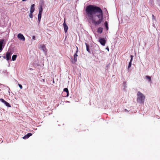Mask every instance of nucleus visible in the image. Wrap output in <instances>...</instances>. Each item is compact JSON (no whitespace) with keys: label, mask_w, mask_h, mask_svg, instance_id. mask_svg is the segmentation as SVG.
<instances>
[{"label":"nucleus","mask_w":160,"mask_h":160,"mask_svg":"<svg viewBox=\"0 0 160 160\" xmlns=\"http://www.w3.org/2000/svg\"><path fill=\"white\" fill-rule=\"evenodd\" d=\"M85 15L88 22L95 26L99 25L103 21L102 11L100 8L96 6H87L85 9Z\"/></svg>","instance_id":"obj_1"},{"label":"nucleus","mask_w":160,"mask_h":160,"mask_svg":"<svg viewBox=\"0 0 160 160\" xmlns=\"http://www.w3.org/2000/svg\"><path fill=\"white\" fill-rule=\"evenodd\" d=\"M145 98V96L140 92L137 93V102L140 103H143Z\"/></svg>","instance_id":"obj_2"},{"label":"nucleus","mask_w":160,"mask_h":160,"mask_svg":"<svg viewBox=\"0 0 160 160\" xmlns=\"http://www.w3.org/2000/svg\"><path fill=\"white\" fill-rule=\"evenodd\" d=\"M77 50L76 52V53H75L74 55V59L72 61V62L73 63H75L77 61V57H78V55L77 54V53L78 52V48L77 47Z\"/></svg>","instance_id":"obj_3"},{"label":"nucleus","mask_w":160,"mask_h":160,"mask_svg":"<svg viewBox=\"0 0 160 160\" xmlns=\"http://www.w3.org/2000/svg\"><path fill=\"white\" fill-rule=\"evenodd\" d=\"M11 57V53L10 52H8L6 53V57L4 56L3 58L5 59L6 58L7 61L9 60L10 58Z\"/></svg>","instance_id":"obj_4"},{"label":"nucleus","mask_w":160,"mask_h":160,"mask_svg":"<svg viewBox=\"0 0 160 160\" xmlns=\"http://www.w3.org/2000/svg\"><path fill=\"white\" fill-rule=\"evenodd\" d=\"M0 101H1L2 103H4L6 106L8 107H11V106L10 105L9 103L4 100L3 99L0 98Z\"/></svg>","instance_id":"obj_5"},{"label":"nucleus","mask_w":160,"mask_h":160,"mask_svg":"<svg viewBox=\"0 0 160 160\" xmlns=\"http://www.w3.org/2000/svg\"><path fill=\"white\" fill-rule=\"evenodd\" d=\"M99 42L103 46H104L106 42L105 40L103 38H100L99 39Z\"/></svg>","instance_id":"obj_6"},{"label":"nucleus","mask_w":160,"mask_h":160,"mask_svg":"<svg viewBox=\"0 0 160 160\" xmlns=\"http://www.w3.org/2000/svg\"><path fill=\"white\" fill-rule=\"evenodd\" d=\"M18 38L20 40H22L23 41L25 40V37L21 33H19L18 34Z\"/></svg>","instance_id":"obj_7"},{"label":"nucleus","mask_w":160,"mask_h":160,"mask_svg":"<svg viewBox=\"0 0 160 160\" xmlns=\"http://www.w3.org/2000/svg\"><path fill=\"white\" fill-rule=\"evenodd\" d=\"M64 21L63 25L64 28V32L65 33H66L67 32V31L68 29V27L65 23V19H64Z\"/></svg>","instance_id":"obj_8"},{"label":"nucleus","mask_w":160,"mask_h":160,"mask_svg":"<svg viewBox=\"0 0 160 160\" xmlns=\"http://www.w3.org/2000/svg\"><path fill=\"white\" fill-rule=\"evenodd\" d=\"M41 48L45 53L47 52L48 50L44 45L43 44L41 46Z\"/></svg>","instance_id":"obj_9"},{"label":"nucleus","mask_w":160,"mask_h":160,"mask_svg":"<svg viewBox=\"0 0 160 160\" xmlns=\"http://www.w3.org/2000/svg\"><path fill=\"white\" fill-rule=\"evenodd\" d=\"M32 134L31 133H28L26 135L24 136L23 138L24 139H26L27 138H29L30 136H32Z\"/></svg>","instance_id":"obj_10"},{"label":"nucleus","mask_w":160,"mask_h":160,"mask_svg":"<svg viewBox=\"0 0 160 160\" xmlns=\"http://www.w3.org/2000/svg\"><path fill=\"white\" fill-rule=\"evenodd\" d=\"M130 58H131V59H130V61L129 63V65H128V68H130L131 66L132 62V61L133 56L132 55H131L130 56Z\"/></svg>","instance_id":"obj_11"},{"label":"nucleus","mask_w":160,"mask_h":160,"mask_svg":"<svg viewBox=\"0 0 160 160\" xmlns=\"http://www.w3.org/2000/svg\"><path fill=\"white\" fill-rule=\"evenodd\" d=\"M34 6V4H32V5L30 8V12H34L35 10Z\"/></svg>","instance_id":"obj_12"},{"label":"nucleus","mask_w":160,"mask_h":160,"mask_svg":"<svg viewBox=\"0 0 160 160\" xmlns=\"http://www.w3.org/2000/svg\"><path fill=\"white\" fill-rule=\"evenodd\" d=\"M63 91L66 92L67 93V95L65 97H68L69 94V92L68 88H64L63 89Z\"/></svg>","instance_id":"obj_13"},{"label":"nucleus","mask_w":160,"mask_h":160,"mask_svg":"<svg viewBox=\"0 0 160 160\" xmlns=\"http://www.w3.org/2000/svg\"><path fill=\"white\" fill-rule=\"evenodd\" d=\"M102 31H103V28L101 27L99 28H98V30H97V32L100 33H102Z\"/></svg>","instance_id":"obj_14"},{"label":"nucleus","mask_w":160,"mask_h":160,"mask_svg":"<svg viewBox=\"0 0 160 160\" xmlns=\"http://www.w3.org/2000/svg\"><path fill=\"white\" fill-rule=\"evenodd\" d=\"M85 45H86V49L87 51L88 52H90V50L89 49V46L88 44L87 43H85Z\"/></svg>","instance_id":"obj_15"},{"label":"nucleus","mask_w":160,"mask_h":160,"mask_svg":"<svg viewBox=\"0 0 160 160\" xmlns=\"http://www.w3.org/2000/svg\"><path fill=\"white\" fill-rule=\"evenodd\" d=\"M42 13H39L38 15V19L39 21V22H40V21L41 19L42 16Z\"/></svg>","instance_id":"obj_16"},{"label":"nucleus","mask_w":160,"mask_h":160,"mask_svg":"<svg viewBox=\"0 0 160 160\" xmlns=\"http://www.w3.org/2000/svg\"><path fill=\"white\" fill-rule=\"evenodd\" d=\"M42 10L43 9L42 6L41 5H40L39 8V13H42Z\"/></svg>","instance_id":"obj_17"},{"label":"nucleus","mask_w":160,"mask_h":160,"mask_svg":"<svg viewBox=\"0 0 160 160\" xmlns=\"http://www.w3.org/2000/svg\"><path fill=\"white\" fill-rule=\"evenodd\" d=\"M145 78H146V79H148V81L149 82H151V78L150 76L147 75L145 76Z\"/></svg>","instance_id":"obj_18"},{"label":"nucleus","mask_w":160,"mask_h":160,"mask_svg":"<svg viewBox=\"0 0 160 160\" xmlns=\"http://www.w3.org/2000/svg\"><path fill=\"white\" fill-rule=\"evenodd\" d=\"M104 24L105 27L106 28L107 30H108V22L107 21H105L104 23Z\"/></svg>","instance_id":"obj_19"},{"label":"nucleus","mask_w":160,"mask_h":160,"mask_svg":"<svg viewBox=\"0 0 160 160\" xmlns=\"http://www.w3.org/2000/svg\"><path fill=\"white\" fill-rule=\"evenodd\" d=\"M17 57V55H14L12 56V61H14L16 60Z\"/></svg>","instance_id":"obj_20"},{"label":"nucleus","mask_w":160,"mask_h":160,"mask_svg":"<svg viewBox=\"0 0 160 160\" xmlns=\"http://www.w3.org/2000/svg\"><path fill=\"white\" fill-rule=\"evenodd\" d=\"M4 40L3 39H2L0 40V47H2V44L3 43V42H4Z\"/></svg>","instance_id":"obj_21"},{"label":"nucleus","mask_w":160,"mask_h":160,"mask_svg":"<svg viewBox=\"0 0 160 160\" xmlns=\"http://www.w3.org/2000/svg\"><path fill=\"white\" fill-rule=\"evenodd\" d=\"M32 13L33 12H30V13L29 14V16L30 18H32L33 17V15H32Z\"/></svg>","instance_id":"obj_22"},{"label":"nucleus","mask_w":160,"mask_h":160,"mask_svg":"<svg viewBox=\"0 0 160 160\" xmlns=\"http://www.w3.org/2000/svg\"><path fill=\"white\" fill-rule=\"evenodd\" d=\"M18 85L19 86V87L21 89H22V87L21 84H20L19 83H18Z\"/></svg>","instance_id":"obj_23"},{"label":"nucleus","mask_w":160,"mask_h":160,"mask_svg":"<svg viewBox=\"0 0 160 160\" xmlns=\"http://www.w3.org/2000/svg\"><path fill=\"white\" fill-rule=\"evenodd\" d=\"M35 38V36H33V37H32V38L33 39H34Z\"/></svg>","instance_id":"obj_24"},{"label":"nucleus","mask_w":160,"mask_h":160,"mask_svg":"<svg viewBox=\"0 0 160 160\" xmlns=\"http://www.w3.org/2000/svg\"><path fill=\"white\" fill-rule=\"evenodd\" d=\"M2 47H0V50L2 51Z\"/></svg>","instance_id":"obj_25"},{"label":"nucleus","mask_w":160,"mask_h":160,"mask_svg":"<svg viewBox=\"0 0 160 160\" xmlns=\"http://www.w3.org/2000/svg\"><path fill=\"white\" fill-rule=\"evenodd\" d=\"M106 49H107L108 50V51H109V49L108 47L106 48Z\"/></svg>","instance_id":"obj_26"},{"label":"nucleus","mask_w":160,"mask_h":160,"mask_svg":"<svg viewBox=\"0 0 160 160\" xmlns=\"http://www.w3.org/2000/svg\"><path fill=\"white\" fill-rule=\"evenodd\" d=\"M27 0H22V2H24V1H26Z\"/></svg>","instance_id":"obj_27"},{"label":"nucleus","mask_w":160,"mask_h":160,"mask_svg":"<svg viewBox=\"0 0 160 160\" xmlns=\"http://www.w3.org/2000/svg\"><path fill=\"white\" fill-rule=\"evenodd\" d=\"M152 17H154V16L153 15H152Z\"/></svg>","instance_id":"obj_28"},{"label":"nucleus","mask_w":160,"mask_h":160,"mask_svg":"<svg viewBox=\"0 0 160 160\" xmlns=\"http://www.w3.org/2000/svg\"><path fill=\"white\" fill-rule=\"evenodd\" d=\"M53 83H54V81H53Z\"/></svg>","instance_id":"obj_29"},{"label":"nucleus","mask_w":160,"mask_h":160,"mask_svg":"<svg viewBox=\"0 0 160 160\" xmlns=\"http://www.w3.org/2000/svg\"><path fill=\"white\" fill-rule=\"evenodd\" d=\"M1 57L0 56V58Z\"/></svg>","instance_id":"obj_30"}]
</instances>
